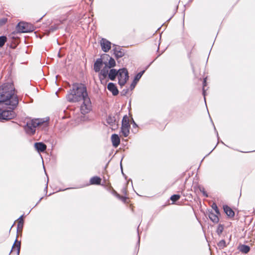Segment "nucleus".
<instances>
[{
    "instance_id": "nucleus-1",
    "label": "nucleus",
    "mask_w": 255,
    "mask_h": 255,
    "mask_svg": "<svg viewBox=\"0 0 255 255\" xmlns=\"http://www.w3.org/2000/svg\"><path fill=\"white\" fill-rule=\"evenodd\" d=\"M0 103L9 106L10 110L0 109V120H9L15 117L13 110L18 104V99L12 83H5L0 86Z\"/></svg>"
},
{
    "instance_id": "nucleus-2",
    "label": "nucleus",
    "mask_w": 255,
    "mask_h": 255,
    "mask_svg": "<svg viewBox=\"0 0 255 255\" xmlns=\"http://www.w3.org/2000/svg\"><path fill=\"white\" fill-rule=\"evenodd\" d=\"M66 99L68 101L71 103L82 101L83 103L81 106L80 110L83 114H87L92 110V104L88 96L86 87L83 84H74L72 88L68 91Z\"/></svg>"
},
{
    "instance_id": "nucleus-3",
    "label": "nucleus",
    "mask_w": 255,
    "mask_h": 255,
    "mask_svg": "<svg viewBox=\"0 0 255 255\" xmlns=\"http://www.w3.org/2000/svg\"><path fill=\"white\" fill-rule=\"evenodd\" d=\"M47 125L46 121L42 119L30 120L27 122L26 125L24 127V129L27 134H33L37 127L42 125L46 127Z\"/></svg>"
},
{
    "instance_id": "nucleus-4",
    "label": "nucleus",
    "mask_w": 255,
    "mask_h": 255,
    "mask_svg": "<svg viewBox=\"0 0 255 255\" xmlns=\"http://www.w3.org/2000/svg\"><path fill=\"white\" fill-rule=\"evenodd\" d=\"M34 30V26L26 22H20L16 26V30L20 33L30 32Z\"/></svg>"
},
{
    "instance_id": "nucleus-5",
    "label": "nucleus",
    "mask_w": 255,
    "mask_h": 255,
    "mask_svg": "<svg viewBox=\"0 0 255 255\" xmlns=\"http://www.w3.org/2000/svg\"><path fill=\"white\" fill-rule=\"evenodd\" d=\"M130 125L129 118L127 116H125L122 120L121 132L125 137H127L129 133Z\"/></svg>"
},
{
    "instance_id": "nucleus-6",
    "label": "nucleus",
    "mask_w": 255,
    "mask_h": 255,
    "mask_svg": "<svg viewBox=\"0 0 255 255\" xmlns=\"http://www.w3.org/2000/svg\"><path fill=\"white\" fill-rule=\"evenodd\" d=\"M118 78L119 85L121 86H124L128 79V72L126 69L119 70Z\"/></svg>"
},
{
    "instance_id": "nucleus-7",
    "label": "nucleus",
    "mask_w": 255,
    "mask_h": 255,
    "mask_svg": "<svg viewBox=\"0 0 255 255\" xmlns=\"http://www.w3.org/2000/svg\"><path fill=\"white\" fill-rule=\"evenodd\" d=\"M21 247V240H14L9 255H12L13 252H16V255H19Z\"/></svg>"
},
{
    "instance_id": "nucleus-8",
    "label": "nucleus",
    "mask_w": 255,
    "mask_h": 255,
    "mask_svg": "<svg viewBox=\"0 0 255 255\" xmlns=\"http://www.w3.org/2000/svg\"><path fill=\"white\" fill-rule=\"evenodd\" d=\"M111 43L105 38H102L100 41V45L102 50L107 52L111 48Z\"/></svg>"
},
{
    "instance_id": "nucleus-9",
    "label": "nucleus",
    "mask_w": 255,
    "mask_h": 255,
    "mask_svg": "<svg viewBox=\"0 0 255 255\" xmlns=\"http://www.w3.org/2000/svg\"><path fill=\"white\" fill-rule=\"evenodd\" d=\"M237 249L243 254H247L251 250V248L249 245L242 244V243L239 244Z\"/></svg>"
},
{
    "instance_id": "nucleus-10",
    "label": "nucleus",
    "mask_w": 255,
    "mask_h": 255,
    "mask_svg": "<svg viewBox=\"0 0 255 255\" xmlns=\"http://www.w3.org/2000/svg\"><path fill=\"white\" fill-rule=\"evenodd\" d=\"M108 89L112 93L113 95L116 96L119 93V91L116 85L113 83H110L107 86Z\"/></svg>"
},
{
    "instance_id": "nucleus-11",
    "label": "nucleus",
    "mask_w": 255,
    "mask_h": 255,
    "mask_svg": "<svg viewBox=\"0 0 255 255\" xmlns=\"http://www.w3.org/2000/svg\"><path fill=\"white\" fill-rule=\"evenodd\" d=\"M103 65V61L101 58H98L97 59L94 63V69L95 72H100L101 68Z\"/></svg>"
},
{
    "instance_id": "nucleus-12",
    "label": "nucleus",
    "mask_w": 255,
    "mask_h": 255,
    "mask_svg": "<svg viewBox=\"0 0 255 255\" xmlns=\"http://www.w3.org/2000/svg\"><path fill=\"white\" fill-rule=\"evenodd\" d=\"M111 140L114 147H117L120 143V138L118 134H112L111 136Z\"/></svg>"
},
{
    "instance_id": "nucleus-13",
    "label": "nucleus",
    "mask_w": 255,
    "mask_h": 255,
    "mask_svg": "<svg viewBox=\"0 0 255 255\" xmlns=\"http://www.w3.org/2000/svg\"><path fill=\"white\" fill-rule=\"evenodd\" d=\"M223 209L226 215L230 218H232L235 215L234 211L228 206L224 205Z\"/></svg>"
},
{
    "instance_id": "nucleus-14",
    "label": "nucleus",
    "mask_w": 255,
    "mask_h": 255,
    "mask_svg": "<svg viewBox=\"0 0 255 255\" xmlns=\"http://www.w3.org/2000/svg\"><path fill=\"white\" fill-rule=\"evenodd\" d=\"M34 147L38 152H43L46 149V145L42 142H36L34 144Z\"/></svg>"
},
{
    "instance_id": "nucleus-15",
    "label": "nucleus",
    "mask_w": 255,
    "mask_h": 255,
    "mask_svg": "<svg viewBox=\"0 0 255 255\" xmlns=\"http://www.w3.org/2000/svg\"><path fill=\"white\" fill-rule=\"evenodd\" d=\"M113 47H114L113 49V50L114 51V54L115 55V56L117 58H121L122 57L124 53L123 51L121 50V48L120 47H117L115 44L113 45Z\"/></svg>"
},
{
    "instance_id": "nucleus-16",
    "label": "nucleus",
    "mask_w": 255,
    "mask_h": 255,
    "mask_svg": "<svg viewBox=\"0 0 255 255\" xmlns=\"http://www.w3.org/2000/svg\"><path fill=\"white\" fill-rule=\"evenodd\" d=\"M118 74H119V71H117V70H116L115 69H111L110 70L109 74H108L109 78L111 80H114L116 78V76H118Z\"/></svg>"
},
{
    "instance_id": "nucleus-17",
    "label": "nucleus",
    "mask_w": 255,
    "mask_h": 255,
    "mask_svg": "<svg viewBox=\"0 0 255 255\" xmlns=\"http://www.w3.org/2000/svg\"><path fill=\"white\" fill-rule=\"evenodd\" d=\"M104 64L105 67L102 70H101L99 75H102V76L107 77L109 74L110 71L109 70L110 68H109L107 63H104Z\"/></svg>"
},
{
    "instance_id": "nucleus-18",
    "label": "nucleus",
    "mask_w": 255,
    "mask_h": 255,
    "mask_svg": "<svg viewBox=\"0 0 255 255\" xmlns=\"http://www.w3.org/2000/svg\"><path fill=\"white\" fill-rule=\"evenodd\" d=\"M219 214H215L213 212H210L209 217L210 219L214 223H217L219 222V219L218 216Z\"/></svg>"
},
{
    "instance_id": "nucleus-19",
    "label": "nucleus",
    "mask_w": 255,
    "mask_h": 255,
    "mask_svg": "<svg viewBox=\"0 0 255 255\" xmlns=\"http://www.w3.org/2000/svg\"><path fill=\"white\" fill-rule=\"evenodd\" d=\"M101 179L98 176H94L91 178L90 184L94 185H99L101 183Z\"/></svg>"
},
{
    "instance_id": "nucleus-20",
    "label": "nucleus",
    "mask_w": 255,
    "mask_h": 255,
    "mask_svg": "<svg viewBox=\"0 0 255 255\" xmlns=\"http://www.w3.org/2000/svg\"><path fill=\"white\" fill-rule=\"evenodd\" d=\"M229 244V243H226V240H220V241L217 243V245L219 249L222 250L226 247Z\"/></svg>"
},
{
    "instance_id": "nucleus-21",
    "label": "nucleus",
    "mask_w": 255,
    "mask_h": 255,
    "mask_svg": "<svg viewBox=\"0 0 255 255\" xmlns=\"http://www.w3.org/2000/svg\"><path fill=\"white\" fill-rule=\"evenodd\" d=\"M23 225V216H21L18 219V224H17V228L19 230H20L22 228Z\"/></svg>"
},
{
    "instance_id": "nucleus-22",
    "label": "nucleus",
    "mask_w": 255,
    "mask_h": 255,
    "mask_svg": "<svg viewBox=\"0 0 255 255\" xmlns=\"http://www.w3.org/2000/svg\"><path fill=\"white\" fill-rule=\"evenodd\" d=\"M106 63H107L108 66H109V68L114 67L116 65V62H115V60L112 57L110 58V59H109L108 62H106Z\"/></svg>"
},
{
    "instance_id": "nucleus-23",
    "label": "nucleus",
    "mask_w": 255,
    "mask_h": 255,
    "mask_svg": "<svg viewBox=\"0 0 255 255\" xmlns=\"http://www.w3.org/2000/svg\"><path fill=\"white\" fill-rule=\"evenodd\" d=\"M224 226L223 225L219 224L218 226L217 229V233L218 235H220L222 233L223 230H224Z\"/></svg>"
},
{
    "instance_id": "nucleus-24",
    "label": "nucleus",
    "mask_w": 255,
    "mask_h": 255,
    "mask_svg": "<svg viewBox=\"0 0 255 255\" xmlns=\"http://www.w3.org/2000/svg\"><path fill=\"white\" fill-rule=\"evenodd\" d=\"M6 41V37L4 36H0V47H2Z\"/></svg>"
},
{
    "instance_id": "nucleus-25",
    "label": "nucleus",
    "mask_w": 255,
    "mask_h": 255,
    "mask_svg": "<svg viewBox=\"0 0 255 255\" xmlns=\"http://www.w3.org/2000/svg\"><path fill=\"white\" fill-rule=\"evenodd\" d=\"M140 240H137V242L136 243V246H135V251H134V254L135 255H137V253H138V251H139V246H140Z\"/></svg>"
},
{
    "instance_id": "nucleus-26",
    "label": "nucleus",
    "mask_w": 255,
    "mask_h": 255,
    "mask_svg": "<svg viewBox=\"0 0 255 255\" xmlns=\"http://www.w3.org/2000/svg\"><path fill=\"white\" fill-rule=\"evenodd\" d=\"M144 73V71H141L138 73L134 77V80L137 82V81L140 79L143 73Z\"/></svg>"
},
{
    "instance_id": "nucleus-27",
    "label": "nucleus",
    "mask_w": 255,
    "mask_h": 255,
    "mask_svg": "<svg viewBox=\"0 0 255 255\" xmlns=\"http://www.w3.org/2000/svg\"><path fill=\"white\" fill-rule=\"evenodd\" d=\"M106 77H107L102 76V75H99V78L100 79L101 82L103 85H106L107 82Z\"/></svg>"
},
{
    "instance_id": "nucleus-28",
    "label": "nucleus",
    "mask_w": 255,
    "mask_h": 255,
    "mask_svg": "<svg viewBox=\"0 0 255 255\" xmlns=\"http://www.w3.org/2000/svg\"><path fill=\"white\" fill-rule=\"evenodd\" d=\"M180 195H173L170 197V199L173 202H175L180 199Z\"/></svg>"
},
{
    "instance_id": "nucleus-29",
    "label": "nucleus",
    "mask_w": 255,
    "mask_h": 255,
    "mask_svg": "<svg viewBox=\"0 0 255 255\" xmlns=\"http://www.w3.org/2000/svg\"><path fill=\"white\" fill-rule=\"evenodd\" d=\"M107 122L109 125H112L115 122V120L114 118L111 116H109L107 119Z\"/></svg>"
},
{
    "instance_id": "nucleus-30",
    "label": "nucleus",
    "mask_w": 255,
    "mask_h": 255,
    "mask_svg": "<svg viewBox=\"0 0 255 255\" xmlns=\"http://www.w3.org/2000/svg\"><path fill=\"white\" fill-rule=\"evenodd\" d=\"M212 208L214 209L217 214H220L219 210L218 208L217 205L216 203H214L212 205Z\"/></svg>"
},
{
    "instance_id": "nucleus-31",
    "label": "nucleus",
    "mask_w": 255,
    "mask_h": 255,
    "mask_svg": "<svg viewBox=\"0 0 255 255\" xmlns=\"http://www.w3.org/2000/svg\"><path fill=\"white\" fill-rule=\"evenodd\" d=\"M7 21V18H2L0 19V26H1L3 24H4Z\"/></svg>"
},
{
    "instance_id": "nucleus-32",
    "label": "nucleus",
    "mask_w": 255,
    "mask_h": 255,
    "mask_svg": "<svg viewBox=\"0 0 255 255\" xmlns=\"http://www.w3.org/2000/svg\"><path fill=\"white\" fill-rule=\"evenodd\" d=\"M206 79H204V82H203V94L204 96V99L205 100V89H204V87L205 86H206Z\"/></svg>"
},
{
    "instance_id": "nucleus-33",
    "label": "nucleus",
    "mask_w": 255,
    "mask_h": 255,
    "mask_svg": "<svg viewBox=\"0 0 255 255\" xmlns=\"http://www.w3.org/2000/svg\"><path fill=\"white\" fill-rule=\"evenodd\" d=\"M136 83H137V82H136L135 81L133 80V81L132 82V83L130 85V88H131V90L133 89L135 87V85L136 84Z\"/></svg>"
},
{
    "instance_id": "nucleus-34",
    "label": "nucleus",
    "mask_w": 255,
    "mask_h": 255,
    "mask_svg": "<svg viewBox=\"0 0 255 255\" xmlns=\"http://www.w3.org/2000/svg\"><path fill=\"white\" fill-rule=\"evenodd\" d=\"M57 28V27L56 26H52L51 27H50V30L53 31L55 30H56V29Z\"/></svg>"
},
{
    "instance_id": "nucleus-35",
    "label": "nucleus",
    "mask_w": 255,
    "mask_h": 255,
    "mask_svg": "<svg viewBox=\"0 0 255 255\" xmlns=\"http://www.w3.org/2000/svg\"><path fill=\"white\" fill-rule=\"evenodd\" d=\"M211 241L212 240H206V242L208 243V246H210V244L211 243Z\"/></svg>"
},
{
    "instance_id": "nucleus-36",
    "label": "nucleus",
    "mask_w": 255,
    "mask_h": 255,
    "mask_svg": "<svg viewBox=\"0 0 255 255\" xmlns=\"http://www.w3.org/2000/svg\"><path fill=\"white\" fill-rule=\"evenodd\" d=\"M203 194L204 195H205L206 197H207L208 195L206 193V192L204 191H203Z\"/></svg>"
},
{
    "instance_id": "nucleus-37",
    "label": "nucleus",
    "mask_w": 255,
    "mask_h": 255,
    "mask_svg": "<svg viewBox=\"0 0 255 255\" xmlns=\"http://www.w3.org/2000/svg\"><path fill=\"white\" fill-rule=\"evenodd\" d=\"M133 124H134V126H136V124H135V123H134V121H133Z\"/></svg>"
}]
</instances>
